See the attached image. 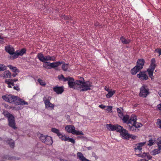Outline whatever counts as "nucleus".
<instances>
[{
  "label": "nucleus",
  "instance_id": "1",
  "mask_svg": "<svg viewBox=\"0 0 161 161\" xmlns=\"http://www.w3.org/2000/svg\"><path fill=\"white\" fill-rule=\"evenodd\" d=\"M76 83L77 86V90L80 92H85L91 90V87L93 86L92 83L89 81L85 82L84 80L83 81L76 80Z\"/></svg>",
  "mask_w": 161,
  "mask_h": 161
},
{
  "label": "nucleus",
  "instance_id": "2",
  "mask_svg": "<svg viewBox=\"0 0 161 161\" xmlns=\"http://www.w3.org/2000/svg\"><path fill=\"white\" fill-rule=\"evenodd\" d=\"M145 61L143 59H139L137 60L136 65L131 70V73L133 75L136 74L138 72L141 70L143 67Z\"/></svg>",
  "mask_w": 161,
  "mask_h": 161
},
{
  "label": "nucleus",
  "instance_id": "3",
  "mask_svg": "<svg viewBox=\"0 0 161 161\" xmlns=\"http://www.w3.org/2000/svg\"><path fill=\"white\" fill-rule=\"evenodd\" d=\"M37 56V58L41 61L44 63H47V61H55L56 60V57L55 56L50 55L45 56L41 53H38Z\"/></svg>",
  "mask_w": 161,
  "mask_h": 161
},
{
  "label": "nucleus",
  "instance_id": "4",
  "mask_svg": "<svg viewBox=\"0 0 161 161\" xmlns=\"http://www.w3.org/2000/svg\"><path fill=\"white\" fill-rule=\"evenodd\" d=\"M51 97L48 96H46L43 98V101L44 102L45 108L48 110H53L54 109V105L50 102Z\"/></svg>",
  "mask_w": 161,
  "mask_h": 161
},
{
  "label": "nucleus",
  "instance_id": "5",
  "mask_svg": "<svg viewBox=\"0 0 161 161\" xmlns=\"http://www.w3.org/2000/svg\"><path fill=\"white\" fill-rule=\"evenodd\" d=\"M65 129L67 132L74 135H83V133L81 131L75 130V127L72 125H67L65 127Z\"/></svg>",
  "mask_w": 161,
  "mask_h": 161
},
{
  "label": "nucleus",
  "instance_id": "6",
  "mask_svg": "<svg viewBox=\"0 0 161 161\" xmlns=\"http://www.w3.org/2000/svg\"><path fill=\"white\" fill-rule=\"evenodd\" d=\"M38 136L42 142L47 145H51L53 142L52 138L49 136H44L42 134H40Z\"/></svg>",
  "mask_w": 161,
  "mask_h": 161
},
{
  "label": "nucleus",
  "instance_id": "7",
  "mask_svg": "<svg viewBox=\"0 0 161 161\" xmlns=\"http://www.w3.org/2000/svg\"><path fill=\"white\" fill-rule=\"evenodd\" d=\"M2 97L5 101L11 103H15L18 98L16 96L12 95H6L3 96Z\"/></svg>",
  "mask_w": 161,
  "mask_h": 161
},
{
  "label": "nucleus",
  "instance_id": "8",
  "mask_svg": "<svg viewBox=\"0 0 161 161\" xmlns=\"http://www.w3.org/2000/svg\"><path fill=\"white\" fill-rule=\"evenodd\" d=\"M149 94V89L145 86L143 85L140 88L139 96L143 97H145Z\"/></svg>",
  "mask_w": 161,
  "mask_h": 161
},
{
  "label": "nucleus",
  "instance_id": "9",
  "mask_svg": "<svg viewBox=\"0 0 161 161\" xmlns=\"http://www.w3.org/2000/svg\"><path fill=\"white\" fill-rule=\"evenodd\" d=\"M69 87L70 88H73L74 89H77V85L76 83V80L75 81L74 79L70 77L68 82Z\"/></svg>",
  "mask_w": 161,
  "mask_h": 161
},
{
  "label": "nucleus",
  "instance_id": "10",
  "mask_svg": "<svg viewBox=\"0 0 161 161\" xmlns=\"http://www.w3.org/2000/svg\"><path fill=\"white\" fill-rule=\"evenodd\" d=\"M58 136L63 141L70 142L73 143H75V140L73 138L69 137L68 136L63 135L61 133Z\"/></svg>",
  "mask_w": 161,
  "mask_h": 161
},
{
  "label": "nucleus",
  "instance_id": "11",
  "mask_svg": "<svg viewBox=\"0 0 161 161\" xmlns=\"http://www.w3.org/2000/svg\"><path fill=\"white\" fill-rule=\"evenodd\" d=\"M135 119H134L133 118V119H130V122H129L128 124V128L129 130L130 131H136V129L135 128V127L134 125L135 123V122H136Z\"/></svg>",
  "mask_w": 161,
  "mask_h": 161
},
{
  "label": "nucleus",
  "instance_id": "12",
  "mask_svg": "<svg viewBox=\"0 0 161 161\" xmlns=\"http://www.w3.org/2000/svg\"><path fill=\"white\" fill-rule=\"evenodd\" d=\"M120 133V135L123 139L126 140L129 139L130 134L128 133V131L125 129L123 128Z\"/></svg>",
  "mask_w": 161,
  "mask_h": 161
},
{
  "label": "nucleus",
  "instance_id": "13",
  "mask_svg": "<svg viewBox=\"0 0 161 161\" xmlns=\"http://www.w3.org/2000/svg\"><path fill=\"white\" fill-rule=\"evenodd\" d=\"M11 73L9 70H5L4 72L0 73V77L3 79L10 78Z\"/></svg>",
  "mask_w": 161,
  "mask_h": 161
},
{
  "label": "nucleus",
  "instance_id": "14",
  "mask_svg": "<svg viewBox=\"0 0 161 161\" xmlns=\"http://www.w3.org/2000/svg\"><path fill=\"white\" fill-rule=\"evenodd\" d=\"M8 120L9 125L14 129H16L17 127L15 125V121L14 116H11L10 118L8 119Z\"/></svg>",
  "mask_w": 161,
  "mask_h": 161
},
{
  "label": "nucleus",
  "instance_id": "15",
  "mask_svg": "<svg viewBox=\"0 0 161 161\" xmlns=\"http://www.w3.org/2000/svg\"><path fill=\"white\" fill-rule=\"evenodd\" d=\"M146 71L140 72L137 75V77L141 80H147L148 77L146 73Z\"/></svg>",
  "mask_w": 161,
  "mask_h": 161
},
{
  "label": "nucleus",
  "instance_id": "16",
  "mask_svg": "<svg viewBox=\"0 0 161 161\" xmlns=\"http://www.w3.org/2000/svg\"><path fill=\"white\" fill-rule=\"evenodd\" d=\"M146 142H143L136 144L134 148L135 151L136 152V151L138 150L140 152H141L142 149V147L146 144Z\"/></svg>",
  "mask_w": 161,
  "mask_h": 161
},
{
  "label": "nucleus",
  "instance_id": "17",
  "mask_svg": "<svg viewBox=\"0 0 161 161\" xmlns=\"http://www.w3.org/2000/svg\"><path fill=\"white\" fill-rule=\"evenodd\" d=\"M155 68V67L150 66L149 68L147 69L149 76L152 80L154 78L153 74Z\"/></svg>",
  "mask_w": 161,
  "mask_h": 161
},
{
  "label": "nucleus",
  "instance_id": "18",
  "mask_svg": "<svg viewBox=\"0 0 161 161\" xmlns=\"http://www.w3.org/2000/svg\"><path fill=\"white\" fill-rule=\"evenodd\" d=\"M64 63V62H53L52 63H48L49 64H48V66L50 67L51 68H54L57 67L58 66L61 65L62 64Z\"/></svg>",
  "mask_w": 161,
  "mask_h": 161
},
{
  "label": "nucleus",
  "instance_id": "19",
  "mask_svg": "<svg viewBox=\"0 0 161 161\" xmlns=\"http://www.w3.org/2000/svg\"><path fill=\"white\" fill-rule=\"evenodd\" d=\"M133 118H134V119H135V120H136V122H135L134 124L135 127V128L137 129L139 128L142 126V125L141 124L136 122L137 118L136 115L133 114L131 116V119H133Z\"/></svg>",
  "mask_w": 161,
  "mask_h": 161
},
{
  "label": "nucleus",
  "instance_id": "20",
  "mask_svg": "<svg viewBox=\"0 0 161 161\" xmlns=\"http://www.w3.org/2000/svg\"><path fill=\"white\" fill-rule=\"evenodd\" d=\"M53 91L57 94H61L64 91L63 88L62 87L56 86L53 88Z\"/></svg>",
  "mask_w": 161,
  "mask_h": 161
},
{
  "label": "nucleus",
  "instance_id": "21",
  "mask_svg": "<svg viewBox=\"0 0 161 161\" xmlns=\"http://www.w3.org/2000/svg\"><path fill=\"white\" fill-rule=\"evenodd\" d=\"M5 50L6 52L9 53L10 54H11L14 52V50L13 47L10 45L7 46L5 47Z\"/></svg>",
  "mask_w": 161,
  "mask_h": 161
},
{
  "label": "nucleus",
  "instance_id": "22",
  "mask_svg": "<svg viewBox=\"0 0 161 161\" xmlns=\"http://www.w3.org/2000/svg\"><path fill=\"white\" fill-rule=\"evenodd\" d=\"M121 119L122 120L124 123H126L128 125L131 119V117L130 118L129 116L128 115H124L123 116V118H122Z\"/></svg>",
  "mask_w": 161,
  "mask_h": 161
},
{
  "label": "nucleus",
  "instance_id": "23",
  "mask_svg": "<svg viewBox=\"0 0 161 161\" xmlns=\"http://www.w3.org/2000/svg\"><path fill=\"white\" fill-rule=\"evenodd\" d=\"M149 140L148 141V143L147 145L149 146H152L153 145L155 142L156 139L154 137H152L151 136H149Z\"/></svg>",
  "mask_w": 161,
  "mask_h": 161
},
{
  "label": "nucleus",
  "instance_id": "24",
  "mask_svg": "<svg viewBox=\"0 0 161 161\" xmlns=\"http://www.w3.org/2000/svg\"><path fill=\"white\" fill-rule=\"evenodd\" d=\"M121 41L123 44H127L129 43L131 41L129 39H126L124 36H121L120 38Z\"/></svg>",
  "mask_w": 161,
  "mask_h": 161
},
{
  "label": "nucleus",
  "instance_id": "25",
  "mask_svg": "<svg viewBox=\"0 0 161 161\" xmlns=\"http://www.w3.org/2000/svg\"><path fill=\"white\" fill-rule=\"evenodd\" d=\"M7 66L11 69L13 72L15 73H18L19 72V69L15 67H13L11 65H8Z\"/></svg>",
  "mask_w": 161,
  "mask_h": 161
},
{
  "label": "nucleus",
  "instance_id": "26",
  "mask_svg": "<svg viewBox=\"0 0 161 161\" xmlns=\"http://www.w3.org/2000/svg\"><path fill=\"white\" fill-rule=\"evenodd\" d=\"M5 141L11 147L14 148V142L13 140L11 139H8V140Z\"/></svg>",
  "mask_w": 161,
  "mask_h": 161
},
{
  "label": "nucleus",
  "instance_id": "27",
  "mask_svg": "<svg viewBox=\"0 0 161 161\" xmlns=\"http://www.w3.org/2000/svg\"><path fill=\"white\" fill-rule=\"evenodd\" d=\"M161 149L158 148V149H156L153 150L151 152V154L153 156L160 153Z\"/></svg>",
  "mask_w": 161,
  "mask_h": 161
},
{
  "label": "nucleus",
  "instance_id": "28",
  "mask_svg": "<svg viewBox=\"0 0 161 161\" xmlns=\"http://www.w3.org/2000/svg\"><path fill=\"white\" fill-rule=\"evenodd\" d=\"M115 90H111L108 92V93L106 95V96L107 98H109L111 97L115 93Z\"/></svg>",
  "mask_w": 161,
  "mask_h": 161
},
{
  "label": "nucleus",
  "instance_id": "29",
  "mask_svg": "<svg viewBox=\"0 0 161 161\" xmlns=\"http://www.w3.org/2000/svg\"><path fill=\"white\" fill-rule=\"evenodd\" d=\"M115 127L114 130H116V131L119 132V133L120 132V131H121V130H122L123 129L122 126L118 125H115Z\"/></svg>",
  "mask_w": 161,
  "mask_h": 161
},
{
  "label": "nucleus",
  "instance_id": "30",
  "mask_svg": "<svg viewBox=\"0 0 161 161\" xmlns=\"http://www.w3.org/2000/svg\"><path fill=\"white\" fill-rule=\"evenodd\" d=\"M115 126V125H112L110 124L106 125L107 128L110 130L114 131Z\"/></svg>",
  "mask_w": 161,
  "mask_h": 161
},
{
  "label": "nucleus",
  "instance_id": "31",
  "mask_svg": "<svg viewBox=\"0 0 161 161\" xmlns=\"http://www.w3.org/2000/svg\"><path fill=\"white\" fill-rule=\"evenodd\" d=\"M17 51L19 56H22L25 53L26 50L25 48H23L20 50H18Z\"/></svg>",
  "mask_w": 161,
  "mask_h": 161
},
{
  "label": "nucleus",
  "instance_id": "32",
  "mask_svg": "<svg viewBox=\"0 0 161 161\" xmlns=\"http://www.w3.org/2000/svg\"><path fill=\"white\" fill-rule=\"evenodd\" d=\"M51 131L52 132L56 134L58 136L60 133L59 130L58 129L54 128H53L51 129Z\"/></svg>",
  "mask_w": 161,
  "mask_h": 161
},
{
  "label": "nucleus",
  "instance_id": "33",
  "mask_svg": "<svg viewBox=\"0 0 161 161\" xmlns=\"http://www.w3.org/2000/svg\"><path fill=\"white\" fill-rule=\"evenodd\" d=\"M3 114L5 116L8 118V119L10 118L11 116H13L12 114H10L7 111H4Z\"/></svg>",
  "mask_w": 161,
  "mask_h": 161
},
{
  "label": "nucleus",
  "instance_id": "34",
  "mask_svg": "<svg viewBox=\"0 0 161 161\" xmlns=\"http://www.w3.org/2000/svg\"><path fill=\"white\" fill-rule=\"evenodd\" d=\"M7 69V66L3 64H0V71H4Z\"/></svg>",
  "mask_w": 161,
  "mask_h": 161
},
{
  "label": "nucleus",
  "instance_id": "35",
  "mask_svg": "<svg viewBox=\"0 0 161 161\" xmlns=\"http://www.w3.org/2000/svg\"><path fill=\"white\" fill-rule=\"evenodd\" d=\"M11 55H12V57L13 58V59L17 58L19 56L17 51L15 52H13L12 54Z\"/></svg>",
  "mask_w": 161,
  "mask_h": 161
},
{
  "label": "nucleus",
  "instance_id": "36",
  "mask_svg": "<svg viewBox=\"0 0 161 161\" xmlns=\"http://www.w3.org/2000/svg\"><path fill=\"white\" fill-rule=\"evenodd\" d=\"M37 81L39 84L42 86H44L46 85V82L41 79H38Z\"/></svg>",
  "mask_w": 161,
  "mask_h": 161
},
{
  "label": "nucleus",
  "instance_id": "37",
  "mask_svg": "<svg viewBox=\"0 0 161 161\" xmlns=\"http://www.w3.org/2000/svg\"><path fill=\"white\" fill-rule=\"evenodd\" d=\"M5 82L7 84H11L12 86H14V82L12 81L9 80V79L5 80Z\"/></svg>",
  "mask_w": 161,
  "mask_h": 161
},
{
  "label": "nucleus",
  "instance_id": "38",
  "mask_svg": "<svg viewBox=\"0 0 161 161\" xmlns=\"http://www.w3.org/2000/svg\"><path fill=\"white\" fill-rule=\"evenodd\" d=\"M68 65L67 64H64L62 65V68L64 71H66L67 70L68 68Z\"/></svg>",
  "mask_w": 161,
  "mask_h": 161
},
{
  "label": "nucleus",
  "instance_id": "39",
  "mask_svg": "<svg viewBox=\"0 0 161 161\" xmlns=\"http://www.w3.org/2000/svg\"><path fill=\"white\" fill-rule=\"evenodd\" d=\"M157 144L158 148L161 149V138H159L158 139Z\"/></svg>",
  "mask_w": 161,
  "mask_h": 161
},
{
  "label": "nucleus",
  "instance_id": "40",
  "mask_svg": "<svg viewBox=\"0 0 161 161\" xmlns=\"http://www.w3.org/2000/svg\"><path fill=\"white\" fill-rule=\"evenodd\" d=\"M155 62L156 60L154 58H152L151 60V64L150 66L156 67Z\"/></svg>",
  "mask_w": 161,
  "mask_h": 161
},
{
  "label": "nucleus",
  "instance_id": "41",
  "mask_svg": "<svg viewBox=\"0 0 161 161\" xmlns=\"http://www.w3.org/2000/svg\"><path fill=\"white\" fill-rule=\"evenodd\" d=\"M144 154L145 156V157H147V158L149 160L151 159L152 158V156L148 153H144Z\"/></svg>",
  "mask_w": 161,
  "mask_h": 161
},
{
  "label": "nucleus",
  "instance_id": "42",
  "mask_svg": "<svg viewBox=\"0 0 161 161\" xmlns=\"http://www.w3.org/2000/svg\"><path fill=\"white\" fill-rule=\"evenodd\" d=\"M19 104L23 105H27L28 103L27 102H25L22 99H20L19 100Z\"/></svg>",
  "mask_w": 161,
  "mask_h": 161
},
{
  "label": "nucleus",
  "instance_id": "43",
  "mask_svg": "<svg viewBox=\"0 0 161 161\" xmlns=\"http://www.w3.org/2000/svg\"><path fill=\"white\" fill-rule=\"evenodd\" d=\"M157 125L158 127L161 129V120L158 119L157 122Z\"/></svg>",
  "mask_w": 161,
  "mask_h": 161
},
{
  "label": "nucleus",
  "instance_id": "44",
  "mask_svg": "<svg viewBox=\"0 0 161 161\" xmlns=\"http://www.w3.org/2000/svg\"><path fill=\"white\" fill-rule=\"evenodd\" d=\"M130 138H131L133 140H135L137 138V136L135 135L130 134L129 136V139Z\"/></svg>",
  "mask_w": 161,
  "mask_h": 161
},
{
  "label": "nucleus",
  "instance_id": "45",
  "mask_svg": "<svg viewBox=\"0 0 161 161\" xmlns=\"http://www.w3.org/2000/svg\"><path fill=\"white\" fill-rule=\"evenodd\" d=\"M112 107L111 106H107V108L106 110L107 111H111L112 110Z\"/></svg>",
  "mask_w": 161,
  "mask_h": 161
},
{
  "label": "nucleus",
  "instance_id": "46",
  "mask_svg": "<svg viewBox=\"0 0 161 161\" xmlns=\"http://www.w3.org/2000/svg\"><path fill=\"white\" fill-rule=\"evenodd\" d=\"M70 77H71L69 76L66 78H65L64 77L62 80L64 82L66 81H68Z\"/></svg>",
  "mask_w": 161,
  "mask_h": 161
},
{
  "label": "nucleus",
  "instance_id": "47",
  "mask_svg": "<svg viewBox=\"0 0 161 161\" xmlns=\"http://www.w3.org/2000/svg\"><path fill=\"white\" fill-rule=\"evenodd\" d=\"M14 89L17 91H19L20 89L18 85H16V86H14L13 87Z\"/></svg>",
  "mask_w": 161,
  "mask_h": 161
},
{
  "label": "nucleus",
  "instance_id": "48",
  "mask_svg": "<svg viewBox=\"0 0 161 161\" xmlns=\"http://www.w3.org/2000/svg\"><path fill=\"white\" fill-rule=\"evenodd\" d=\"M136 155L137 156H138L139 157H142V158H144L145 157V156L144 155V153L142 154H136Z\"/></svg>",
  "mask_w": 161,
  "mask_h": 161
},
{
  "label": "nucleus",
  "instance_id": "49",
  "mask_svg": "<svg viewBox=\"0 0 161 161\" xmlns=\"http://www.w3.org/2000/svg\"><path fill=\"white\" fill-rule=\"evenodd\" d=\"M64 77V76L63 75H59L58 76V78L59 80H63Z\"/></svg>",
  "mask_w": 161,
  "mask_h": 161
},
{
  "label": "nucleus",
  "instance_id": "50",
  "mask_svg": "<svg viewBox=\"0 0 161 161\" xmlns=\"http://www.w3.org/2000/svg\"><path fill=\"white\" fill-rule=\"evenodd\" d=\"M155 51L158 53L159 54V55L161 54V49H156Z\"/></svg>",
  "mask_w": 161,
  "mask_h": 161
},
{
  "label": "nucleus",
  "instance_id": "51",
  "mask_svg": "<svg viewBox=\"0 0 161 161\" xmlns=\"http://www.w3.org/2000/svg\"><path fill=\"white\" fill-rule=\"evenodd\" d=\"M157 108L158 110H161V103L158 104L157 106Z\"/></svg>",
  "mask_w": 161,
  "mask_h": 161
},
{
  "label": "nucleus",
  "instance_id": "52",
  "mask_svg": "<svg viewBox=\"0 0 161 161\" xmlns=\"http://www.w3.org/2000/svg\"><path fill=\"white\" fill-rule=\"evenodd\" d=\"M99 107L102 109H104L106 107V106L103 104H101L99 105Z\"/></svg>",
  "mask_w": 161,
  "mask_h": 161
},
{
  "label": "nucleus",
  "instance_id": "53",
  "mask_svg": "<svg viewBox=\"0 0 161 161\" xmlns=\"http://www.w3.org/2000/svg\"><path fill=\"white\" fill-rule=\"evenodd\" d=\"M119 116L121 119L122 118H123V116L124 115L122 112L118 114Z\"/></svg>",
  "mask_w": 161,
  "mask_h": 161
},
{
  "label": "nucleus",
  "instance_id": "54",
  "mask_svg": "<svg viewBox=\"0 0 161 161\" xmlns=\"http://www.w3.org/2000/svg\"><path fill=\"white\" fill-rule=\"evenodd\" d=\"M92 155L93 157H95L96 159L98 158L97 156L96 155L95 153L94 152L92 153Z\"/></svg>",
  "mask_w": 161,
  "mask_h": 161
},
{
  "label": "nucleus",
  "instance_id": "55",
  "mask_svg": "<svg viewBox=\"0 0 161 161\" xmlns=\"http://www.w3.org/2000/svg\"><path fill=\"white\" fill-rule=\"evenodd\" d=\"M9 80L12 81H13V82H14L17 81L18 80V79H9Z\"/></svg>",
  "mask_w": 161,
  "mask_h": 161
},
{
  "label": "nucleus",
  "instance_id": "56",
  "mask_svg": "<svg viewBox=\"0 0 161 161\" xmlns=\"http://www.w3.org/2000/svg\"><path fill=\"white\" fill-rule=\"evenodd\" d=\"M104 89H105V90L106 91H107V92H109V91H111L109 89V88H108V87H107V86H106L105 87Z\"/></svg>",
  "mask_w": 161,
  "mask_h": 161
},
{
  "label": "nucleus",
  "instance_id": "57",
  "mask_svg": "<svg viewBox=\"0 0 161 161\" xmlns=\"http://www.w3.org/2000/svg\"><path fill=\"white\" fill-rule=\"evenodd\" d=\"M117 112H118V114H119V113H120L122 112L121 111L120 109H119V108H117Z\"/></svg>",
  "mask_w": 161,
  "mask_h": 161
},
{
  "label": "nucleus",
  "instance_id": "58",
  "mask_svg": "<svg viewBox=\"0 0 161 161\" xmlns=\"http://www.w3.org/2000/svg\"><path fill=\"white\" fill-rule=\"evenodd\" d=\"M18 73H14V74H13L12 75V76L14 77H15L17 75Z\"/></svg>",
  "mask_w": 161,
  "mask_h": 161
},
{
  "label": "nucleus",
  "instance_id": "59",
  "mask_svg": "<svg viewBox=\"0 0 161 161\" xmlns=\"http://www.w3.org/2000/svg\"><path fill=\"white\" fill-rule=\"evenodd\" d=\"M8 88H12V85H11V84H8Z\"/></svg>",
  "mask_w": 161,
  "mask_h": 161
},
{
  "label": "nucleus",
  "instance_id": "60",
  "mask_svg": "<svg viewBox=\"0 0 161 161\" xmlns=\"http://www.w3.org/2000/svg\"><path fill=\"white\" fill-rule=\"evenodd\" d=\"M67 17L65 15L63 16L62 17V18H64L65 19H67Z\"/></svg>",
  "mask_w": 161,
  "mask_h": 161
},
{
  "label": "nucleus",
  "instance_id": "61",
  "mask_svg": "<svg viewBox=\"0 0 161 161\" xmlns=\"http://www.w3.org/2000/svg\"><path fill=\"white\" fill-rule=\"evenodd\" d=\"M158 94L161 97V90L158 92Z\"/></svg>",
  "mask_w": 161,
  "mask_h": 161
},
{
  "label": "nucleus",
  "instance_id": "62",
  "mask_svg": "<svg viewBox=\"0 0 161 161\" xmlns=\"http://www.w3.org/2000/svg\"><path fill=\"white\" fill-rule=\"evenodd\" d=\"M141 161H148L147 160L145 159H142L141 160Z\"/></svg>",
  "mask_w": 161,
  "mask_h": 161
},
{
  "label": "nucleus",
  "instance_id": "63",
  "mask_svg": "<svg viewBox=\"0 0 161 161\" xmlns=\"http://www.w3.org/2000/svg\"><path fill=\"white\" fill-rule=\"evenodd\" d=\"M88 149L89 150H91L92 149V147H87Z\"/></svg>",
  "mask_w": 161,
  "mask_h": 161
},
{
  "label": "nucleus",
  "instance_id": "64",
  "mask_svg": "<svg viewBox=\"0 0 161 161\" xmlns=\"http://www.w3.org/2000/svg\"><path fill=\"white\" fill-rule=\"evenodd\" d=\"M60 161H65L64 159H60Z\"/></svg>",
  "mask_w": 161,
  "mask_h": 161
}]
</instances>
